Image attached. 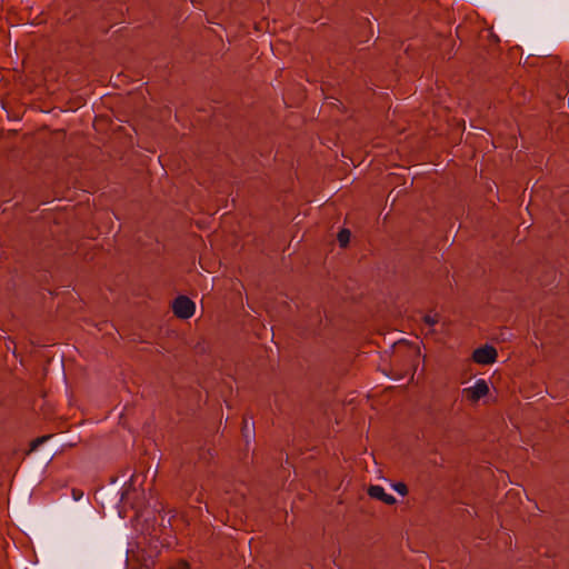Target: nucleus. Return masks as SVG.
Listing matches in <instances>:
<instances>
[{"mask_svg": "<svg viewBox=\"0 0 569 569\" xmlns=\"http://www.w3.org/2000/svg\"><path fill=\"white\" fill-rule=\"evenodd\" d=\"M392 488L396 492H398L401 496H406L408 493V487L405 482H395L392 485Z\"/></svg>", "mask_w": 569, "mask_h": 569, "instance_id": "obj_6", "label": "nucleus"}, {"mask_svg": "<svg viewBox=\"0 0 569 569\" xmlns=\"http://www.w3.org/2000/svg\"><path fill=\"white\" fill-rule=\"evenodd\" d=\"M489 393V387L485 379H478L473 386L462 389V396L475 403Z\"/></svg>", "mask_w": 569, "mask_h": 569, "instance_id": "obj_2", "label": "nucleus"}, {"mask_svg": "<svg viewBox=\"0 0 569 569\" xmlns=\"http://www.w3.org/2000/svg\"><path fill=\"white\" fill-rule=\"evenodd\" d=\"M498 352L495 347L486 345L477 348L472 352V360L482 366L492 365L496 362Z\"/></svg>", "mask_w": 569, "mask_h": 569, "instance_id": "obj_3", "label": "nucleus"}, {"mask_svg": "<svg viewBox=\"0 0 569 569\" xmlns=\"http://www.w3.org/2000/svg\"><path fill=\"white\" fill-rule=\"evenodd\" d=\"M49 438H50V436H43V437H39V438L34 439L31 442V449L34 450L38 446L42 445Z\"/></svg>", "mask_w": 569, "mask_h": 569, "instance_id": "obj_8", "label": "nucleus"}, {"mask_svg": "<svg viewBox=\"0 0 569 569\" xmlns=\"http://www.w3.org/2000/svg\"><path fill=\"white\" fill-rule=\"evenodd\" d=\"M170 569H189V565L186 561H180L172 566Z\"/></svg>", "mask_w": 569, "mask_h": 569, "instance_id": "obj_9", "label": "nucleus"}, {"mask_svg": "<svg viewBox=\"0 0 569 569\" xmlns=\"http://www.w3.org/2000/svg\"><path fill=\"white\" fill-rule=\"evenodd\" d=\"M338 241L341 247H347L350 241V231L348 229H342L338 233Z\"/></svg>", "mask_w": 569, "mask_h": 569, "instance_id": "obj_5", "label": "nucleus"}, {"mask_svg": "<svg viewBox=\"0 0 569 569\" xmlns=\"http://www.w3.org/2000/svg\"><path fill=\"white\" fill-rule=\"evenodd\" d=\"M368 495L373 499L385 502L386 505L396 503V498L392 495L387 493L381 486H370L368 488Z\"/></svg>", "mask_w": 569, "mask_h": 569, "instance_id": "obj_4", "label": "nucleus"}, {"mask_svg": "<svg viewBox=\"0 0 569 569\" xmlns=\"http://www.w3.org/2000/svg\"><path fill=\"white\" fill-rule=\"evenodd\" d=\"M243 423H244V431H248V428H247V421L243 420Z\"/></svg>", "mask_w": 569, "mask_h": 569, "instance_id": "obj_10", "label": "nucleus"}, {"mask_svg": "<svg viewBox=\"0 0 569 569\" xmlns=\"http://www.w3.org/2000/svg\"><path fill=\"white\" fill-rule=\"evenodd\" d=\"M173 313L180 319H189L194 315L196 305L186 296H179L172 303Z\"/></svg>", "mask_w": 569, "mask_h": 569, "instance_id": "obj_1", "label": "nucleus"}, {"mask_svg": "<svg viewBox=\"0 0 569 569\" xmlns=\"http://www.w3.org/2000/svg\"><path fill=\"white\" fill-rule=\"evenodd\" d=\"M439 317L438 315H426L423 317V322L432 328L436 323H438Z\"/></svg>", "mask_w": 569, "mask_h": 569, "instance_id": "obj_7", "label": "nucleus"}]
</instances>
